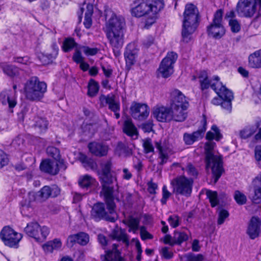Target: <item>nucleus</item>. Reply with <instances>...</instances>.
Here are the masks:
<instances>
[{
  "instance_id": "nucleus-1",
  "label": "nucleus",
  "mask_w": 261,
  "mask_h": 261,
  "mask_svg": "<svg viewBox=\"0 0 261 261\" xmlns=\"http://www.w3.org/2000/svg\"><path fill=\"white\" fill-rule=\"evenodd\" d=\"M222 138V135L221 134L219 129L215 125L212 126L211 131L208 132L206 135L207 141L204 145L205 162L206 168H210L212 170L213 184H215L217 182L224 169L222 156L220 154H215L214 148L216 143L213 140L215 139L218 141Z\"/></svg>"
},
{
  "instance_id": "nucleus-2",
  "label": "nucleus",
  "mask_w": 261,
  "mask_h": 261,
  "mask_svg": "<svg viewBox=\"0 0 261 261\" xmlns=\"http://www.w3.org/2000/svg\"><path fill=\"white\" fill-rule=\"evenodd\" d=\"M108 13L106 14V17L109 15ZM109 13L112 14L106 23L105 32L113 53L117 57L121 54L120 49L124 43L125 22L122 16H118L111 11Z\"/></svg>"
},
{
  "instance_id": "nucleus-3",
  "label": "nucleus",
  "mask_w": 261,
  "mask_h": 261,
  "mask_svg": "<svg viewBox=\"0 0 261 261\" xmlns=\"http://www.w3.org/2000/svg\"><path fill=\"white\" fill-rule=\"evenodd\" d=\"M103 195L108 212L106 211L103 203L94 204L91 212V216L96 220L105 219L107 221L114 222L118 219L116 212V204L114 201V192L101 191Z\"/></svg>"
},
{
  "instance_id": "nucleus-4",
  "label": "nucleus",
  "mask_w": 261,
  "mask_h": 261,
  "mask_svg": "<svg viewBox=\"0 0 261 261\" xmlns=\"http://www.w3.org/2000/svg\"><path fill=\"white\" fill-rule=\"evenodd\" d=\"M199 19V13L197 8L192 4H187L184 13L181 31L184 41L188 42L191 39L192 34L198 25Z\"/></svg>"
},
{
  "instance_id": "nucleus-5",
  "label": "nucleus",
  "mask_w": 261,
  "mask_h": 261,
  "mask_svg": "<svg viewBox=\"0 0 261 261\" xmlns=\"http://www.w3.org/2000/svg\"><path fill=\"white\" fill-rule=\"evenodd\" d=\"M45 83L40 82L37 77L30 78L25 84L24 92L25 97L30 101H39L44 96L46 91Z\"/></svg>"
},
{
  "instance_id": "nucleus-6",
  "label": "nucleus",
  "mask_w": 261,
  "mask_h": 261,
  "mask_svg": "<svg viewBox=\"0 0 261 261\" xmlns=\"http://www.w3.org/2000/svg\"><path fill=\"white\" fill-rule=\"evenodd\" d=\"M193 183V179L191 177L188 178L184 175L177 176L170 182L172 193L175 195L189 197L192 193Z\"/></svg>"
},
{
  "instance_id": "nucleus-7",
  "label": "nucleus",
  "mask_w": 261,
  "mask_h": 261,
  "mask_svg": "<svg viewBox=\"0 0 261 261\" xmlns=\"http://www.w3.org/2000/svg\"><path fill=\"white\" fill-rule=\"evenodd\" d=\"M101 171L99 173L101 181L102 190L106 192H114V188L111 185L114 182H117V177L113 175L111 172L112 163L110 161H107L100 165Z\"/></svg>"
},
{
  "instance_id": "nucleus-8",
  "label": "nucleus",
  "mask_w": 261,
  "mask_h": 261,
  "mask_svg": "<svg viewBox=\"0 0 261 261\" xmlns=\"http://www.w3.org/2000/svg\"><path fill=\"white\" fill-rule=\"evenodd\" d=\"M216 83L212 85V88L215 91L218 95L223 99L221 103V107L225 110L230 112L231 110V101L233 99V95L231 91L223 86L219 81V77H217Z\"/></svg>"
},
{
  "instance_id": "nucleus-9",
  "label": "nucleus",
  "mask_w": 261,
  "mask_h": 261,
  "mask_svg": "<svg viewBox=\"0 0 261 261\" xmlns=\"http://www.w3.org/2000/svg\"><path fill=\"white\" fill-rule=\"evenodd\" d=\"M260 6L261 0H240L236 11L240 16L251 17Z\"/></svg>"
},
{
  "instance_id": "nucleus-10",
  "label": "nucleus",
  "mask_w": 261,
  "mask_h": 261,
  "mask_svg": "<svg viewBox=\"0 0 261 261\" xmlns=\"http://www.w3.org/2000/svg\"><path fill=\"white\" fill-rule=\"evenodd\" d=\"M223 11L218 10L214 14L212 23L207 27L208 35L215 39L221 38L225 33V30L222 24Z\"/></svg>"
},
{
  "instance_id": "nucleus-11",
  "label": "nucleus",
  "mask_w": 261,
  "mask_h": 261,
  "mask_svg": "<svg viewBox=\"0 0 261 261\" xmlns=\"http://www.w3.org/2000/svg\"><path fill=\"white\" fill-rule=\"evenodd\" d=\"M24 231L29 237L40 242L44 241L49 234L48 227L46 226L41 227L36 221L28 223L24 228Z\"/></svg>"
},
{
  "instance_id": "nucleus-12",
  "label": "nucleus",
  "mask_w": 261,
  "mask_h": 261,
  "mask_svg": "<svg viewBox=\"0 0 261 261\" xmlns=\"http://www.w3.org/2000/svg\"><path fill=\"white\" fill-rule=\"evenodd\" d=\"M22 238L21 233L16 232L9 226L4 227L0 233V238L4 244L10 247L17 248Z\"/></svg>"
},
{
  "instance_id": "nucleus-13",
  "label": "nucleus",
  "mask_w": 261,
  "mask_h": 261,
  "mask_svg": "<svg viewBox=\"0 0 261 261\" xmlns=\"http://www.w3.org/2000/svg\"><path fill=\"white\" fill-rule=\"evenodd\" d=\"M177 58V55L175 53H168L160 65L158 69L159 74L164 78L170 76L173 73V65Z\"/></svg>"
},
{
  "instance_id": "nucleus-14",
  "label": "nucleus",
  "mask_w": 261,
  "mask_h": 261,
  "mask_svg": "<svg viewBox=\"0 0 261 261\" xmlns=\"http://www.w3.org/2000/svg\"><path fill=\"white\" fill-rule=\"evenodd\" d=\"M135 7L132 9V14L137 17H140L145 15H149L151 19L154 18L152 13V9L150 7L149 0H142L136 3Z\"/></svg>"
},
{
  "instance_id": "nucleus-15",
  "label": "nucleus",
  "mask_w": 261,
  "mask_h": 261,
  "mask_svg": "<svg viewBox=\"0 0 261 261\" xmlns=\"http://www.w3.org/2000/svg\"><path fill=\"white\" fill-rule=\"evenodd\" d=\"M130 113L134 118L141 120L147 117L149 109L145 103L134 101L130 107Z\"/></svg>"
},
{
  "instance_id": "nucleus-16",
  "label": "nucleus",
  "mask_w": 261,
  "mask_h": 261,
  "mask_svg": "<svg viewBox=\"0 0 261 261\" xmlns=\"http://www.w3.org/2000/svg\"><path fill=\"white\" fill-rule=\"evenodd\" d=\"M202 127L192 134L185 133L183 136V140L186 145H192L195 142L202 138L206 127V119L205 115H203L201 120Z\"/></svg>"
},
{
  "instance_id": "nucleus-17",
  "label": "nucleus",
  "mask_w": 261,
  "mask_h": 261,
  "mask_svg": "<svg viewBox=\"0 0 261 261\" xmlns=\"http://www.w3.org/2000/svg\"><path fill=\"white\" fill-rule=\"evenodd\" d=\"M60 193V189L56 186L53 185L51 187L45 186L39 190L37 193V198L39 201L42 202L49 197H55Z\"/></svg>"
},
{
  "instance_id": "nucleus-18",
  "label": "nucleus",
  "mask_w": 261,
  "mask_h": 261,
  "mask_svg": "<svg viewBox=\"0 0 261 261\" xmlns=\"http://www.w3.org/2000/svg\"><path fill=\"white\" fill-rule=\"evenodd\" d=\"M152 115L153 117L160 122H167L171 121L170 107L156 106L153 109Z\"/></svg>"
},
{
  "instance_id": "nucleus-19",
  "label": "nucleus",
  "mask_w": 261,
  "mask_h": 261,
  "mask_svg": "<svg viewBox=\"0 0 261 261\" xmlns=\"http://www.w3.org/2000/svg\"><path fill=\"white\" fill-rule=\"evenodd\" d=\"M171 121L183 122L188 116L187 110L189 106H170Z\"/></svg>"
},
{
  "instance_id": "nucleus-20",
  "label": "nucleus",
  "mask_w": 261,
  "mask_h": 261,
  "mask_svg": "<svg viewBox=\"0 0 261 261\" xmlns=\"http://www.w3.org/2000/svg\"><path fill=\"white\" fill-rule=\"evenodd\" d=\"M89 241V235L85 232H81L69 236L67 240V245L68 247H72L75 243H77L81 245L85 246Z\"/></svg>"
},
{
  "instance_id": "nucleus-21",
  "label": "nucleus",
  "mask_w": 261,
  "mask_h": 261,
  "mask_svg": "<svg viewBox=\"0 0 261 261\" xmlns=\"http://www.w3.org/2000/svg\"><path fill=\"white\" fill-rule=\"evenodd\" d=\"M189 106V102L184 94L178 90L175 89L171 93L170 106Z\"/></svg>"
},
{
  "instance_id": "nucleus-22",
  "label": "nucleus",
  "mask_w": 261,
  "mask_h": 261,
  "mask_svg": "<svg viewBox=\"0 0 261 261\" xmlns=\"http://www.w3.org/2000/svg\"><path fill=\"white\" fill-rule=\"evenodd\" d=\"M88 148L91 153L98 156L106 155L109 150L108 145L103 143L95 142L89 143Z\"/></svg>"
},
{
  "instance_id": "nucleus-23",
  "label": "nucleus",
  "mask_w": 261,
  "mask_h": 261,
  "mask_svg": "<svg viewBox=\"0 0 261 261\" xmlns=\"http://www.w3.org/2000/svg\"><path fill=\"white\" fill-rule=\"evenodd\" d=\"M260 221L259 219L256 217H252L250 221L247 229V233L251 239H254L258 236L260 232Z\"/></svg>"
},
{
  "instance_id": "nucleus-24",
  "label": "nucleus",
  "mask_w": 261,
  "mask_h": 261,
  "mask_svg": "<svg viewBox=\"0 0 261 261\" xmlns=\"http://www.w3.org/2000/svg\"><path fill=\"white\" fill-rule=\"evenodd\" d=\"M138 50L134 43L128 44L125 49L124 57L127 66H132L136 61Z\"/></svg>"
},
{
  "instance_id": "nucleus-25",
  "label": "nucleus",
  "mask_w": 261,
  "mask_h": 261,
  "mask_svg": "<svg viewBox=\"0 0 261 261\" xmlns=\"http://www.w3.org/2000/svg\"><path fill=\"white\" fill-rule=\"evenodd\" d=\"M99 100L102 103H106L109 105V108L113 112H119L120 103L116 100L114 95H108L105 96L102 95L99 97Z\"/></svg>"
},
{
  "instance_id": "nucleus-26",
  "label": "nucleus",
  "mask_w": 261,
  "mask_h": 261,
  "mask_svg": "<svg viewBox=\"0 0 261 261\" xmlns=\"http://www.w3.org/2000/svg\"><path fill=\"white\" fill-rule=\"evenodd\" d=\"M40 168L41 171L51 175H56L59 172L58 164L50 160L42 162Z\"/></svg>"
},
{
  "instance_id": "nucleus-27",
  "label": "nucleus",
  "mask_w": 261,
  "mask_h": 261,
  "mask_svg": "<svg viewBox=\"0 0 261 261\" xmlns=\"http://www.w3.org/2000/svg\"><path fill=\"white\" fill-rule=\"evenodd\" d=\"M252 186L254 193L252 201L254 203H258L261 201V173L253 180Z\"/></svg>"
},
{
  "instance_id": "nucleus-28",
  "label": "nucleus",
  "mask_w": 261,
  "mask_h": 261,
  "mask_svg": "<svg viewBox=\"0 0 261 261\" xmlns=\"http://www.w3.org/2000/svg\"><path fill=\"white\" fill-rule=\"evenodd\" d=\"M110 237L114 240L122 241L126 246L129 245V239L124 230L116 227L112 231Z\"/></svg>"
},
{
  "instance_id": "nucleus-29",
  "label": "nucleus",
  "mask_w": 261,
  "mask_h": 261,
  "mask_svg": "<svg viewBox=\"0 0 261 261\" xmlns=\"http://www.w3.org/2000/svg\"><path fill=\"white\" fill-rule=\"evenodd\" d=\"M113 246L112 250L101 256V261H124V259L120 256V252L117 250V245L113 244Z\"/></svg>"
},
{
  "instance_id": "nucleus-30",
  "label": "nucleus",
  "mask_w": 261,
  "mask_h": 261,
  "mask_svg": "<svg viewBox=\"0 0 261 261\" xmlns=\"http://www.w3.org/2000/svg\"><path fill=\"white\" fill-rule=\"evenodd\" d=\"M123 129L124 133L133 139L138 138V132L137 128L133 123L132 120L128 119L124 121Z\"/></svg>"
},
{
  "instance_id": "nucleus-31",
  "label": "nucleus",
  "mask_w": 261,
  "mask_h": 261,
  "mask_svg": "<svg viewBox=\"0 0 261 261\" xmlns=\"http://www.w3.org/2000/svg\"><path fill=\"white\" fill-rule=\"evenodd\" d=\"M248 62L249 66L252 68H261V49L250 55Z\"/></svg>"
},
{
  "instance_id": "nucleus-32",
  "label": "nucleus",
  "mask_w": 261,
  "mask_h": 261,
  "mask_svg": "<svg viewBox=\"0 0 261 261\" xmlns=\"http://www.w3.org/2000/svg\"><path fill=\"white\" fill-rule=\"evenodd\" d=\"M36 200H38L37 193L36 194L33 192H29L28 195V198L25 200L22 205L21 212L25 214L26 211H32L33 208L31 205V202Z\"/></svg>"
},
{
  "instance_id": "nucleus-33",
  "label": "nucleus",
  "mask_w": 261,
  "mask_h": 261,
  "mask_svg": "<svg viewBox=\"0 0 261 261\" xmlns=\"http://www.w3.org/2000/svg\"><path fill=\"white\" fill-rule=\"evenodd\" d=\"M215 77L214 82L209 81L207 79V74L205 71H202L199 75V81L201 85L202 90L207 89L210 86L212 87V85L214 83H216L217 80Z\"/></svg>"
},
{
  "instance_id": "nucleus-34",
  "label": "nucleus",
  "mask_w": 261,
  "mask_h": 261,
  "mask_svg": "<svg viewBox=\"0 0 261 261\" xmlns=\"http://www.w3.org/2000/svg\"><path fill=\"white\" fill-rule=\"evenodd\" d=\"M93 13V5L88 4L86 5V11L85 15V20L84 24L87 29H89L92 25L91 16Z\"/></svg>"
},
{
  "instance_id": "nucleus-35",
  "label": "nucleus",
  "mask_w": 261,
  "mask_h": 261,
  "mask_svg": "<svg viewBox=\"0 0 261 261\" xmlns=\"http://www.w3.org/2000/svg\"><path fill=\"white\" fill-rule=\"evenodd\" d=\"M34 126L40 132L45 131L47 128L48 122L45 118L36 117L34 118Z\"/></svg>"
},
{
  "instance_id": "nucleus-36",
  "label": "nucleus",
  "mask_w": 261,
  "mask_h": 261,
  "mask_svg": "<svg viewBox=\"0 0 261 261\" xmlns=\"http://www.w3.org/2000/svg\"><path fill=\"white\" fill-rule=\"evenodd\" d=\"M165 6L164 0L150 1V7L152 9V13L155 17V15L164 8Z\"/></svg>"
},
{
  "instance_id": "nucleus-37",
  "label": "nucleus",
  "mask_w": 261,
  "mask_h": 261,
  "mask_svg": "<svg viewBox=\"0 0 261 261\" xmlns=\"http://www.w3.org/2000/svg\"><path fill=\"white\" fill-rule=\"evenodd\" d=\"M189 235L185 232L175 231L173 234V244L180 245L188 240Z\"/></svg>"
},
{
  "instance_id": "nucleus-38",
  "label": "nucleus",
  "mask_w": 261,
  "mask_h": 261,
  "mask_svg": "<svg viewBox=\"0 0 261 261\" xmlns=\"http://www.w3.org/2000/svg\"><path fill=\"white\" fill-rule=\"evenodd\" d=\"M95 179L91 176L85 175L81 176L79 180L80 186L83 188H88L94 184Z\"/></svg>"
},
{
  "instance_id": "nucleus-39",
  "label": "nucleus",
  "mask_w": 261,
  "mask_h": 261,
  "mask_svg": "<svg viewBox=\"0 0 261 261\" xmlns=\"http://www.w3.org/2000/svg\"><path fill=\"white\" fill-rule=\"evenodd\" d=\"M52 48L53 49V53L52 54L46 55H42L41 60L44 64H48L50 62H51L54 59L56 58L58 54V47L56 43L53 44Z\"/></svg>"
},
{
  "instance_id": "nucleus-40",
  "label": "nucleus",
  "mask_w": 261,
  "mask_h": 261,
  "mask_svg": "<svg viewBox=\"0 0 261 261\" xmlns=\"http://www.w3.org/2000/svg\"><path fill=\"white\" fill-rule=\"evenodd\" d=\"M88 94L90 97H93L96 95L99 90V86L97 82L91 79L88 84Z\"/></svg>"
},
{
  "instance_id": "nucleus-41",
  "label": "nucleus",
  "mask_w": 261,
  "mask_h": 261,
  "mask_svg": "<svg viewBox=\"0 0 261 261\" xmlns=\"http://www.w3.org/2000/svg\"><path fill=\"white\" fill-rule=\"evenodd\" d=\"M258 126H248L240 132V136L243 139H247L252 136Z\"/></svg>"
},
{
  "instance_id": "nucleus-42",
  "label": "nucleus",
  "mask_w": 261,
  "mask_h": 261,
  "mask_svg": "<svg viewBox=\"0 0 261 261\" xmlns=\"http://www.w3.org/2000/svg\"><path fill=\"white\" fill-rule=\"evenodd\" d=\"M123 222L130 228L129 231L133 230L135 232L138 229L139 220L137 218L130 217L128 220L123 221Z\"/></svg>"
},
{
  "instance_id": "nucleus-43",
  "label": "nucleus",
  "mask_w": 261,
  "mask_h": 261,
  "mask_svg": "<svg viewBox=\"0 0 261 261\" xmlns=\"http://www.w3.org/2000/svg\"><path fill=\"white\" fill-rule=\"evenodd\" d=\"M79 160L85 168H93L95 166V163L93 161L84 154H80Z\"/></svg>"
},
{
  "instance_id": "nucleus-44",
  "label": "nucleus",
  "mask_w": 261,
  "mask_h": 261,
  "mask_svg": "<svg viewBox=\"0 0 261 261\" xmlns=\"http://www.w3.org/2000/svg\"><path fill=\"white\" fill-rule=\"evenodd\" d=\"M206 195L207 198L209 199L210 202L212 207H215L218 204L217 193L216 192L212 191L211 190H207L206 192Z\"/></svg>"
},
{
  "instance_id": "nucleus-45",
  "label": "nucleus",
  "mask_w": 261,
  "mask_h": 261,
  "mask_svg": "<svg viewBox=\"0 0 261 261\" xmlns=\"http://www.w3.org/2000/svg\"><path fill=\"white\" fill-rule=\"evenodd\" d=\"M46 152L48 155L53 158L55 160L57 161L60 159V151L57 148L49 146L46 149Z\"/></svg>"
},
{
  "instance_id": "nucleus-46",
  "label": "nucleus",
  "mask_w": 261,
  "mask_h": 261,
  "mask_svg": "<svg viewBox=\"0 0 261 261\" xmlns=\"http://www.w3.org/2000/svg\"><path fill=\"white\" fill-rule=\"evenodd\" d=\"M234 198L239 205H243L246 203V196L240 191H236L234 194Z\"/></svg>"
},
{
  "instance_id": "nucleus-47",
  "label": "nucleus",
  "mask_w": 261,
  "mask_h": 261,
  "mask_svg": "<svg viewBox=\"0 0 261 261\" xmlns=\"http://www.w3.org/2000/svg\"><path fill=\"white\" fill-rule=\"evenodd\" d=\"M6 105L8 104L9 108L12 109L15 107L17 103L15 93L11 91H8V98L6 99Z\"/></svg>"
},
{
  "instance_id": "nucleus-48",
  "label": "nucleus",
  "mask_w": 261,
  "mask_h": 261,
  "mask_svg": "<svg viewBox=\"0 0 261 261\" xmlns=\"http://www.w3.org/2000/svg\"><path fill=\"white\" fill-rule=\"evenodd\" d=\"M2 68L4 72L10 76H13L17 71L16 68L12 65L5 64L2 66Z\"/></svg>"
},
{
  "instance_id": "nucleus-49",
  "label": "nucleus",
  "mask_w": 261,
  "mask_h": 261,
  "mask_svg": "<svg viewBox=\"0 0 261 261\" xmlns=\"http://www.w3.org/2000/svg\"><path fill=\"white\" fill-rule=\"evenodd\" d=\"M182 171H186L190 176L196 177L198 175V171L195 167L191 163H189L186 167L181 168Z\"/></svg>"
},
{
  "instance_id": "nucleus-50",
  "label": "nucleus",
  "mask_w": 261,
  "mask_h": 261,
  "mask_svg": "<svg viewBox=\"0 0 261 261\" xmlns=\"http://www.w3.org/2000/svg\"><path fill=\"white\" fill-rule=\"evenodd\" d=\"M155 147L159 151L160 158L161 159L160 164L163 165L167 162L168 159V156L166 153L164 152L160 142H157L155 143Z\"/></svg>"
},
{
  "instance_id": "nucleus-51",
  "label": "nucleus",
  "mask_w": 261,
  "mask_h": 261,
  "mask_svg": "<svg viewBox=\"0 0 261 261\" xmlns=\"http://www.w3.org/2000/svg\"><path fill=\"white\" fill-rule=\"evenodd\" d=\"M75 43L72 38L66 39L63 43V49L65 52H68L73 48Z\"/></svg>"
},
{
  "instance_id": "nucleus-52",
  "label": "nucleus",
  "mask_w": 261,
  "mask_h": 261,
  "mask_svg": "<svg viewBox=\"0 0 261 261\" xmlns=\"http://www.w3.org/2000/svg\"><path fill=\"white\" fill-rule=\"evenodd\" d=\"M229 25L233 33H238L241 29L240 24L237 19H230L229 20Z\"/></svg>"
},
{
  "instance_id": "nucleus-53",
  "label": "nucleus",
  "mask_w": 261,
  "mask_h": 261,
  "mask_svg": "<svg viewBox=\"0 0 261 261\" xmlns=\"http://www.w3.org/2000/svg\"><path fill=\"white\" fill-rule=\"evenodd\" d=\"M143 146L144 147V152L148 153L154 151V148L150 139H147L143 141Z\"/></svg>"
},
{
  "instance_id": "nucleus-54",
  "label": "nucleus",
  "mask_w": 261,
  "mask_h": 261,
  "mask_svg": "<svg viewBox=\"0 0 261 261\" xmlns=\"http://www.w3.org/2000/svg\"><path fill=\"white\" fill-rule=\"evenodd\" d=\"M81 51H82L86 56H94L96 55L98 52L97 48H90L88 46H82L80 48Z\"/></svg>"
},
{
  "instance_id": "nucleus-55",
  "label": "nucleus",
  "mask_w": 261,
  "mask_h": 261,
  "mask_svg": "<svg viewBox=\"0 0 261 261\" xmlns=\"http://www.w3.org/2000/svg\"><path fill=\"white\" fill-rule=\"evenodd\" d=\"M229 216L228 212L225 210H221L218 215V218L217 221V224L218 225H221L224 222L225 220Z\"/></svg>"
},
{
  "instance_id": "nucleus-56",
  "label": "nucleus",
  "mask_w": 261,
  "mask_h": 261,
  "mask_svg": "<svg viewBox=\"0 0 261 261\" xmlns=\"http://www.w3.org/2000/svg\"><path fill=\"white\" fill-rule=\"evenodd\" d=\"M171 195V193L168 190L166 186L164 185L162 188V198L161 200L162 203L165 204Z\"/></svg>"
},
{
  "instance_id": "nucleus-57",
  "label": "nucleus",
  "mask_w": 261,
  "mask_h": 261,
  "mask_svg": "<svg viewBox=\"0 0 261 261\" xmlns=\"http://www.w3.org/2000/svg\"><path fill=\"white\" fill-rule=\"evenodd\" d=\"M168 221L170 226L173 228H175L179 225V218L177 215L170 216Z\"/></svg>"
},
{
  "instance_id": "nucleus-58",
  "label": "nucleus",
  "mask_w": 261,
  "mask_h": 261,
  "mask_svg": "<svg viewBox=\"0 0 261 261\" xmlns=\"http://www.w3.org/2000/svg\"><path fill=\"white\" fill-rule=\"evenodd\" d=\"M96 126L91 124H87L83 126V129L86 135H92L95 131Z\"/></svg>"
},
{
  "instance_id": "nucleus-59",
  "label": "nucleus",
  "mask_w": 261,
  "mask_h": 261,
  "mask_svg": "<svg viewBox=\"0 0 261 261\" xmlns=\"http://www.w3.org/2000/svg\"><path fill=\"white\" fill-rule=\"evenodd\" d=\"M8 159L7 154L0 149V168L7 165Z\"/></svg>"
},
{
  "instance_id": "nucleus-60",
  "label": "nucleus",
  "mask_w": 261,
  "mask_h": 261,
  "mask_svg": "<svg viewBox=\"0 0 261 261\" xmlns=\"http://www.w3.org/2000/svg\"><path fill=\"white\" fill-rule=\"evenodd\" d=\"M255 158L258 165L261 167V145L256 146L254 150Z\"/></svg>"
},
{
  "instance_id": "nucleus-61",
  "label": "nucleus",
  "mask_w": 261,
  "mask_h": 261,
  "mask_svg": "<svg viewBox=\"0 0 261 261\" xmlns=\"http://www.w3.org/2000/svg\"><path fill=\"white\" fill-rule=\"evenodd\" d=\"M203 255L200 254L196 255L189 254L187 256L186 261H203Z\"/></svg>"
},
{
  "instance_id": "nucleus-62",
  "label": "nucleus",
  "mask_w": 261,
  "mask_h": 261,
  "mask_svg": "<svg viewBox=\"0 0 261 261\" xmlns=\"http://www.w3.org/2000/svg\"><path fill=\"white\" fill-rule=\"evenodd\" d=\"M140 234L142 240L151 239L153 238L152 236L145 230L144 227L140 228Z\"/></svg>"
},
{
  "instance_id": "nucleus-63",
  "label": "nucleus",
  "mask_w": 261,
  "mask_h": 261,
  "mask_svg": "<svg viewBox=\"0 0 261 261\" xmlns=\"http://www.w3.org/2000/svg\"><path fill=\"white\" fill-rule=\"evenodd\" d=\"M51 246H53V248L54 250H59L62 247V242L60 239H55L51 241H49Z\"/></svg>"
},
{
  "instance_id": "nucleus-64",
  "label": "nucleus",
  "mask_w": 261,
  "mask_h": 261,
  "mask_svg": "<svg viewBox=\"0 0 261 261\" xmlns=\"http://www.w3.org/2000/svg\"><path fill=\"white\" fill-rule=\"evenodd\" d=\"M73 61L77 63H80L84 60V57L82 56L81 53L79 50H76L72 57Z\"/></svg>"
}]
</instances>
